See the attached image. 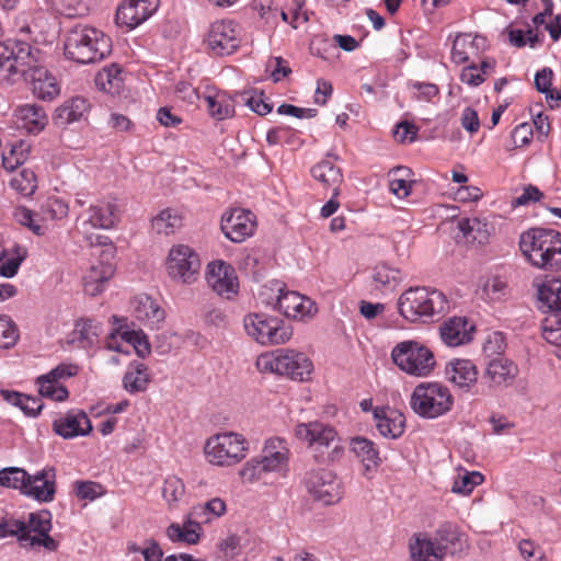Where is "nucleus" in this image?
<instances>
[{
	"label": "nucleus",
	"mask_w": 561,
	"mask_h": 561,
	"mask_svg": "<svg viewBox=\"0 0 561 561\" xmlns=\"http://www.w3.org/2000/svg\"><path fill=\"white\" fill-rule=\"evenodd\" d=\"M165 271L174 282L193 284L201 272L199 255L186 244H175L167 255Z\"/></svg>",
	"instance_id": "nucleus-8"
},
{
	"label": "nucleus",
	"mask_w": 561,
	"mask_h": 561,
	"mask_svg": "<svg viewBox=\"0 0 561 561\" xmlns=\"http://www.w3.org/2000/svg\"><path fill=\"white\" fill-rule=\"evenodd\" d=\"M519 249L535 267L561 271V233L553 229L533 228L520 234Z\"/></svg>",
	"instance_id": "nucleus-1"
},
{
	"label": "nucleus",
	"mask_w": 561,
	"mask_h": 561,
	"mask_svg": "<svg viewBox=\"0 0 561 561\" xmlns=\"http://www.w3.org/2000/svg\"><path fill=\"white\" fill-rule=\"evenodd\" d=\"M53 430L57 435L69 439L89 434L92 425L83 411H69L53 422Z\"/></svg>",
	"instance_id": "nucleus-24"
},
{
	"label": "nucleus",
	"mask_w": 561,
	"mask_h": 561,
	"mask_svg": "<svg viewBox=\"0 0 561 561\" xmlns=\"http://www.w3.org/2000/svg\"><path fill=\"white\" fill-rule=\"evenodd\" d=\"M255 366L261 373L277 374L280 370V351L267 352L257 356Z\"/></svg>",
	"instance_id": "nucleus-62"
},
{
	"label": "nucleus",
	"mask_w": 561,
	"mask_h": 561,
	"mask_svg": "<svg viewBox=\"0 0 561 561\" xmlns=\"http://www.w3.org/2000/svg\"><path fill=\"white\" fill-rule=\"evenodd\" d=\"M507 284L497 276L488 278L483 284L480 297L486 301H497L506 294Z\"/></svg>",
	"instance_id": "nucleus-56"
},
{
	"label": "nucleus",
	"mask_w": 561,
	"mask_h": 561,
	"mask_svg": "<svg viewBox=\"0 0 561 561\" xmlns=\"http://www.w3.org/2000/svg\"><path fill=\"white\" fill-rule=\"evenodd\" d=\"M478 368L470 359H454L447 367L449 380L457 387L469 389L478 380Z\"/></svg>",
	"instance_id": "nucleus-33"
},
{
	"label": "nucleus",
	"mask_w": 561,
	"mask_h": 561,
	"mask_svg": "<svg viewBox=\"0 0 561 561\" xmlns=\"http://www.w3.org/2000/svg\"><path fill=\"white\" fill-rule=\"evenodd\" d=\"M112 51V41L99 28L79 25L72 28L65 42L66 58L82 65L103 60Z\"/></svg>",
	"instance_id": "nucleus-2"
},
{
	"label": "nucleus",
	"mask_w": 561,
	"mask_h": 561,
	"mask_svg": "<svg viewBox=\"0 0 561 561\" xmlns=\"http://www.w3.org/2000/svg\"><path fill=\"white\" fill-rule=\"evenodd\" d=\"M96 87L110 94L119 93L123 87L122 70L116 65L106 66L101 69L95 77Z\"/></svg>",
	"instance_id": "nucleus-43"
},
{
	"label": "nucleus",
	"mask_w": 561,
	"mask_h": 561,
	"mask_svg": "<svg viewBox=\"0 0 561 561\" xmlns=\"http://www.w3.org/2000/svg\"><path fill=\"white\" fill-rule=\"evenodd\" d=\"M543 339L558 347H561V317L549 314L542 322Z\"/></svg>",
	"instance_id": "nucleus-58"
},
{
	"label": "nucleus",
	"mask_w": 561,
	"mask_h": 561,
	"mask_svg": "<svg viewBox=\"0 0 561 561\" xmlns=\"http://www.w3.org/2000/svg\"><path fill=\"white\" fill-rule=\"evenodd\" d=\"M90 110L88 99L75 96L65 101L57 107L54 121L58 125H68L81 121Z\"/></svg>",
	"instance_id": "nucleus-32"
},
{
	"label": "nucleus",
	"mask_w": 561,
	"mask_h": 561,
	"mask_svg": "<svg viewBox=\"0 0 561 561\" xmlns=\"http://www.w3.org/2000/svg\"><path fill=\"white\" fill-rule=\"evenodd\" d=\"M267 473L272 472L259 456L249 459L239 470L241 481L247 484H253L263 480Z\"/></svg>",
	"instance_id": "nucleus-49"
},
{
	"label": "nucleus",
	"mask_w": 561,
	"mask_h": 561,
	"mask_svg": "<svg viewBox=\"0 0 561 561\" xmlns=\"http://www.w3.org/2000/svg\"><path fill=\"white\" fill-rule=\"evenodd\" d=\"M226 511L225 501L220 497H214L204 504L193 506L187 514L198 523V526H202V524H209L224 516Z\"/></svg>",
	"instance_id": "nucleus-40"
},
{
	"label": "nucleus",
	"mask_w": 561,
	"mask_h": 561,
	"mask_svg": "<svg viewBox=\"0 0 561 561\" xmlns=\"http://www.w3.org/2000/svg\"><path fill=\"white\" fill-rule=\"evenodd\" d=\"M119 206L113 197H105L91 204L88 217L82 222V228L88 226L95 229H112L119 220Z\"/></svg>",
	"instance_id": "nucleus-19"
},
{
	"label": "nucleus",
	"mask_w": 561,
	"mask_h": 561,
	"mask_svg": "<svg viewBox=\"0 0 561 561\" xmlns=\"http://www.w3.org/2000/svg\"><path fill=\"white\" fill-rule=\"evenodd\" d=\"M73 490L77 497L89 501H94L106 493L104 486L95 481L78 480L73 483Z\"/></svg>",
	"instance_id": "nucleus-57"
},
{
	"label": "nucleus",
	"mask_w": 561,
	"mask_h": 561,
	"mask_svg": "<svg viewBox=\"0 0 561 561\" xmlns=\"http://www.w3.org/2000/svg\"><path fill=\"white\" fill-rule=\"evenodd\" d=\"M34 49L27 43H15L14 46H10L0 42V73L12 76L25 72V67L34 62Z\"/></svg>",
	"instance_id": "nucleus-16"
},
{
	"label": "nucleus",
	"mask_w": 561,
	"mask_h": 561,
	"mask_svg": "<svg viewBox=\"0 0 561 561\" xmlns=\"http://www.w3.org/2000/svg\"><path fill=\"white\" fill-rule=\"evenodd\" d=\"M259 457L272 473L284 474L288 470L290 450L284 438L270 437L264 442Z\"/></svg>",
	"instance_id": "nucleus-20"
},
{
	"label": "nucleus",
	"mask_w": 561,
	"mask_h": 561,
	"mask_svg": "<svg viewBox=\"0 0 561 561\" xmlns=\"http://www.w3.org/2000/svg\"><path fill=\"white\" fill-rule=\"evenodd\" d=\"M351 449L360 460L366 472L375 471L379 467L381 462L379 450L370 439L362 436L354 437L351 440Z\"/></svg>",
	"instance_id": "nucleus-37"
},
{
	"label": "nucleus",
	"mask_w": 561,
	"mask_h": 561,
	"mask_svg": "<svg viewBox=\"0 0 561 561\" xmlns=\"http://www.w3.org/2000/svg\"><path fill=\"white\" fill-rule=\"evenodd\" d=\"M101 324L93 319H80L76 322L72 341L81 348L88 350L98 344Z\"/></svg>",
	"instance_id": "nucleus-39"
},
{
	"label": "nucleus",
	"mask_w": 561,
	"mask_h": 561,
	"mask_svg": "<svg viewBox=\"0 0 561 561\" xmlns=\"http://www.w3.org/2000/svg\"><path fill=\"white\" fill-rule=\"evenodd\" d=\"M305 5V0H293V7L289 11H282V19L285 22H288L293 25L294 28H297L298 22H308L309 16L306 11H302Z\"/></svg>",
	"instance_id": "nucleus-64"
},
{
	"label": "nucleus",
	"mask_w": 561,
	"mask_h": 561,
	"mask_svg": "<svg viewBox=\"0 0 561 561\" xmlns=\"http://www.w3.org/2000/svg\"><path fill=\"white\" fill-rule=\"evenodd\" d=\"M30 473L20 467H7L0 470V485L18 490L21 494H23Z\"/></svg>",
	"instance_id": "nucleus-48"
},
{
	"label": "nucleus",
	"mask_w": 561,
	"mask_h": 561,
	"mask_svg": "<svg viewBox=\"0 0 561 561\" xmlns=\"http://www.w3.org/2000/svg\"><path fill=\"white\" fill-rule=\"evenodd\" d=\"M15 123L28 133H39L47 125L48 118L43 107L36 104H23L14 111Z\"/></svg>",
	"instance_id": "nucleus-29"
},
{
	"label": "nucleus",
	"mask_w": 561,
	"mask_h": 561,
	"mask_svg": "<svg viewBox=\"0 0 561 561\" xmlns=\"http://www.w3.org/2000/svg\"><path fill=\"white\" fill-rule=\"evenodd\" d=\"M207 283L219 296L230 299L239 289L234 268L226 262L218 261L208 265Z\"/></svg>",
	"instance_id": "nucleus-18"
},
{
	"label": "nucleus",
	"mask_w": 561,
	"mask_h": 561,
	"mask_svg": "<svg viewBox=\"0 0 561 561\" xmlns=\"http://www.w3.org/2000/svg\"><path fill=\"white\" fill-rule=\"evenodd\" d=\"M105 348L124 355H129L131 351L140 357L150 354V344L142 331L135 330H114L105 339Z\"/></svg>",
	"instance_id": "nucleus-15"
},
{
	"label": "nucleus",
	"mask_w": 561,
	"mask_h": 561,
	"mask_svg": "<svg viewBox=\"0 0 561 561\" xmlns=\"http://www.w3.org/2000/svg\"><path fill=\"white\" fill-rule=\"evenodd\" d=\"M391 358L400 370L415 377H427L436 366L434 353L414 340L398 343L391 351Z\"/></svg>",
	"instance_id": "nucleus-5"
},
{
	"label": "nucleus",
	"mask_w": 561,
	"mask_h": 561,
	"mask_svg": "<svg viewBox=\"0 0 561 561\" xmlns=\"http://www.w3.org/2000/svg\"><path fill=\"white\" fill-rule=\"evenodd\" d=\"M473 50L472 41L469 35H459L455 38L451 47V59L455 64L468 61L469 54Z\"/></svg>",
	"instance_id": "nucleus-61"
},
{
	"label": "nucleus",
	"mask_w": 561,
	"mask_h": 561,
	"mask_svg": "<svg viewBox=\"0 0 561 561\" xmlns=\"http://www.w3.org/2000/svg\"><path fill=\"white\" fill-rule=\"evenodd\" d=\"M151 382L149 368L140 362H131L123 376V388L130 394L145 392Z\"/></svg>",
	"instance_id": "nucleus-34"
},
{
	"label": "nucleus",
	"mask_w": 561,
	"mask_h": 561,
	"mask_svg": "<svg viewBox=\"0 0 561 561\" xmlns=\"http://www.w3.org/2000/svg\"><path fill=\"white\" fill-rule=\"evenodd\" d=\"M277 296L274 301L264 300L266 305H273L274 309L286 318L306 321L313 318L318 311L316 304L307 296L298 291L277 288Z\"/></svg>",
	"instance_id": "nucleus-11"
},
{
	"label": "nucleus",
	"mask_w": 561,
	"mask_h": 561,
	"mask_svg": "<svg viewBox=\"0 0 561 561\" xmlns=\"http://www.w3.org/2000/svg\"><path fill=\"white\" fill-rule=\"evenodd\" d=\"M410 552L413 561H442L445 557L444 548L425 535L414 537V541L410 543Z\"/></svg>",
	"instance_id": "nucleus-38"
},
{
	"label": "nucleus",
	"mask_w": 561,
	"mask_h": 561,
	"mask_svg": "<svg viewBox=\"0 0 561 561\" xmlns=\"http://www.w3.org/2000/svg\"><path fill=\"white\" fill-rule=\"evenodd\" d=\"M16 536L22 546L25 547L30 534L26 531V523L13 518H4L0 523V538Z\"/></svg>",
	"instance_id": "nucleus-54"
},
{
	"label": "nucleus",
	"mask_w": 561,
	"mask_h": 561,
	"mask_svg": "<svg viewBox=\"0 0 561 561\" xmlns=\"http://www.w3.org/2000/svg\"><path fill=\"white\" fill-rule=\"evenodd\" d=\"M165 535L169 540L174 543L196 545L201 540L203 528L186 514L183 524H170L165 530Z\"/></svg>",
	"instance_id": "nucleus-30"
},
{
	"label": "nucleus",
	"mask_w": 561,
	"mask_h": 561,
	"mask_svg": "<svg viewBox=\"0 0 561 561\" xmlns=\"http://www.w3.org/2000/svg\"><path fill=\"white\" fill-rule=\"evenodd\" d=\"M243 325L247 334L262 345L284 344L293 336L291 327L263 312L249 313L244 317Z\"/></svg>",
	"instance_id": "nucleus-7"
},
{
	"label": "nucleus",
	"mask_w": 561,
	"mask_h": 561,
	"mask_svg": "<svg viewBox=\"0 0 561 561\" xmlns=\"http://www.w3.org/2000/svg\"><path fill=\"white\" fill-rule=\"evenodd\" d=\"M491 236L489 224L480 218H461L458 221L456 240L467 245H482L488 243Z\"/></svg>",
	"instance_id": "nucleus-25"
},
{
	"label": "nucleus",
	"mask_w": 561,
	"mask_h": 561,
	"mask_svg": "<svg viewBox=\"0 0 561 561\" xmlns=\"http://www.w3.org/2000/svg\"><path fill=\"white\" fill-rule=\"evenodd\" d=\"M483 476L478 471H466L459 473L453 483L451 491L454 493L468 495L473 489L483 482Z\"/></svg>",
	"instance_id": "nucleus-53"
},
{
	"label": "nucleus",
	"mask_w": 561,
	"mask_h": 561,
	"mask_svg": "<svg viewBox=\"0 0 561 561\" xmlns=\"http://www.w3.org/2000/svg\"><path fill=\"white\" fill-rule=\"evenodd\" d=\"M45 220H57L67 216L68 206L59 198H48L42 206Z\"/></svg>",
	"instance_id": "nucleus-63"
},
{
	"label": "nucleus",
	"mask_w": 561,
	"mask_h": 561,
	"mask_svg": "<svg viewBox=\"0 0 561 561\" xmlns=\"http://www.w3.org/2000/svg\"><path fill=\"white\" fill-rule=\"evenodd\" d=\"M312 178L324 188L332 190L334 195H340V186L343 182L341 169L330 160H322L311 168Z\"/></svg>",
	"instance_id": "nucleus-36"
},
{
	"label": "nucleus",
	"mask_w": 561,
	"mask_h": 561,
	"mask_svg": "<svg viewBox=\"0 0 561 561\" xmlns=\"http://www.w3.org/2000/svg\"><path fill=\"white\" fill-rule=\"evenodd\" d=\"M454 403L449 389L439 382L417 385L410 399L412 410L420 416L436 419L447 413Z\"/></svg>",
	"instance_id": "nucleus-6"
},
{
	"label": "nucleus",
	"mask_w": 561,
	"mask_h": 561,
	"mask_svg": "<svg viewBox=\"0 0 561 561\" xmlns=\"http://www.w3.org/2000/svg\"><path fill=\"white\" fill-rule=\"evenodd\" d=\"M162 497L170 511L176 510L185 495V484L176 476H168L161 489Z\"/></svg>",
	"instance_id": "nucleus-46"
},
{
	"label": "nucleus",
	"mask_w": 561,
	"mask_h": 561,
	"mask_svg": "<svg viewBox=\"0 0 561 561\" xmlns=\"http://www.w3.org/2000/svg\"><path fill=\"white\" fill-rule=\"evenodd\" d=\"M30 148V145L25 141L13 145L10 151L2 156L4 169L14 171L18 167L22 165L28 157Z\"/></svg>",
	"instance_id": "nucleus-52"
},
{
	"label": "nucleus",
	"mask_w": 561,
	"mask_h": 561,
	"mask_svg": "<svg viewBox=\"0 0 561 561\" xmlns=\"http://www.w3.org/2000/svg\"><path fill=\"white\" fill-rule=\"evenodd\" d=\"M295 435L310 447H329L337 438L333 426L319 421L297 424Z\"/></svg>",
	"instance_id": "nucleus-22"
},
{
	"label": "nucleus",
	"mask_w": 561,
	"mask_h": 561,
	"mask_svg": "<svg viewBox=\"0 0 561 561\" xmlns=\"http://www.w3.org/2000/svg\"><path fill=\"white\" fill-rule=\"evenodd\" d=\"M36 385L38 386L39 394L53 401L62 402L69 397V391L62 383L54 381L44 375L37 377Z\"/></svg>",
	"instance_id": "nucleus-50"
},
{
	"label": "nucleus",
	"mask_w": 561,
	"mask_h": 561,
	"mask_svg": "<svg viewBox=\"0 0 561 561\" xmlns=\"http://www.w3.org/2000/svg\"><path fill=\"white\" fill-rule=\"evenodd\" d=\"M459 540L458 533L450 524L443 525L436 530L434 541L438 547L444 548V556L454 551L456 542Z\"/></svg>",
	"instance_id": "nucleus-60"
},
{
	"label": "nucleus",
	"mask_w": 561,
	"mask_h": 561,
	"mask_svg": "<svg viewBox=\"0 0 561 561\" xmlns=\"http://www.w3.org/2000/svg\"><path fill=\"white\" fill-rule=\"evenodd\" d=\"M130 306L135 318L139 322L151 328L164 320V310L158 305L156 300L146 294H140L134 297Z\"/></svg>",
	"instance_id": "nucleus-27"
},
{
	"label": "nucleus",
	"mask_w": 561,
	"mask_h": 561,
	"mask_svg": "<svg viewBox=\"0 0 561 561\" xmlns=\"http://www.w3.org/2000/svg\"><path fill=\"white\" fill-rule=\"evenodd\" d=\"M115 273L114 265L108 262H100L92 265L83 276V289L89 296L101 294Z\"/></svg>",
	"instance_id": "nucleus-28"
},
{
	"label": "nucleus",
	"mask_w": 561,
	"mask_h": 561,
	"mask_svg": "<svg viewBox=\"0 0 561 561\" xmlns=\"http://www.w3.org/2000/svg\"><path fill=\"white\" fill-rule=\"evenodd\" d=\"M203 101L209 115L217 121H224L234 115V100L225 92L209 90L207 94L203 95Z\"/></svg>",
	"instance_id": "nucleus-35"
},
{
	"label": "nucleus",
	"mask_w": 561,
	"mask_h": 561,
	"mask_svg": "<svg viewBox=\"0 0 561 561\" xmlns=\"http://www.w3.org/2000/svg\"><path fill=\"white\" fill-rule=\"evenodd\" d=\"M159 0H124L117 8L115 22L126 31L134 30L158 9Z\"/></svg>",
	"instance_id": "nucleus-14"
},
{
	"label": "nucleus",
	"mask_w": 561,
	"mask_h": 561,
	"mask_svg": "<svg viewBox=\"0 0 561 561\" xmlns=\"http://www.w3.org/2000/svg\"><path fill=\"white\" fill-rule=\"evenodd\" d=\"M182 216L173 208L161 210L151 220V227L158 234L170 236L182 227Z\"/></svg>",
	"instance_id": "nucleus-41"
},
{
	"label": "nucleus",
	"mask_w": 561,
	"mask_h": 561,
	"mask_svg": "<svg viewBox=\"0 0 561 561\" xmlns=\"http://www.w3.org/2000/svg\"><path fill=\"white\" fill-rule=\"evenodd\" d=\"M374 419L379 433L388 438H399L405 427V417L398 410L391 408H376Z\"/></svg>",
	"instance_id": "nucleus-26"
},
{
	"label": "nucleus",
	"mask_w": 561,
	"mask_h": 561,
	"mask_svg": "<svg viewBox=\"0 0 561 561\" xmlns=\"http://www.w3.org/2000/svg\"><path fill=\"white\" fill-rule=\"evenodd\" d=\"M1 397L8 403L18 407L24 414L28 416H36L43 409V403L41 399L30 397L16 391L2 389L0 391Z\"/></svg>",
	"instance_id": "nucleus-44"
},
{
	"label": "nucleus",
	"mask_w": 561,
	"mask_h": 561,
	"mask_svg": "<svg viewBox=\"0 0 561 561\" xmlns=\"http://www.w3.org/2000/svg\"><path fill=\"white\" fill-rule=\"evenodd\" d=\"M249 453L247 438L237 432H222L206 439V460L218 467H231L241 462Z\"/></svg>",
	"instance_id": "nucleus-4"
},
{
	"label": "nucleus",
	"mask_w": 561,
	"mask_h": 561,
	"mask_svg": "<svg viewBox=\"0 0 561 561\" xmlns=\"http://www.w3.org/2000/svg\"><path fill=\"white\" fill-rule=\"evenodd\" d=\"M474 325L465 317H451L439 325V335L444 344L457 347L473 339Z\"/></svg>",
	"instance_id": "nucleus-21"
},
{
	"label": "nucleus",
	"mask_w": 561,
	"mask_h": 561,
	"mask_svg": "<svg viewBox=\"0 0 561 561\" xmlns=\"http://www.w3.org/2000/svg\"><path fill=\"white\" fill-rule=\"evenodd\" d=\"M373 278L377 288L391 291L403 280V275L399 268L387 264H378L374 270Z\"/></svg>",
	"instance_id": "nucleus-45"
},
{
	"label": "nucleus",
	"mask_w": 561,
	"mask_h": 561,
	"mask_svg": "<svg viewBox=\"0 0 561 561\" xmlns=\"http://www.w3.org/2000/svg\"><path fill=\"white\" fill-rule=\"evenodd\" d=\"M256 226V216L251 210L239 207L226 210L220 220L222 233L234 243H241L252 237Z\"/></svg>",
	"instance_id": "nucleus-12"
},
{
	"label": "nucleus",
	"mask_w": 561,
	"mask_h": 561,
	"mask_svg": "<svg viewBox=\"0 0 561 561\" xmlns=\"http://www.w3.org/2000/svg\"><path fill=\"white\" fill-rule=\"evenodd\" d=\"M411 170L405 167H398L389 172V190L399 198L410 195L413 181L410 180Z\"/></svg>",
	"instance_id": "nucleus-47"
},
{
	"label": "nucleus",
	"mask_w": 561,
	"mask_h": 561,
	"mask_svg": "<svg viewBox=\"0 0 561 561\" xmlns=\"http://www.w3.org/2000/svg\"><path fill=\"white\" fill-rule=\"evenodd\" d=\"M516 374L517 367L507 358L501 356L490 360L486 367V376L497 386L513 380Z\"/></svg>",
	"instance_id": "nucleus-42"
},
{
	"label": "nucleus",
	"mask_w": 561,
	"mask_h": 561,
	"mask_svg": "<svg viewBox=\"0 0 561 561\" xmlns=\"http://www.w3.org/2000/svg\"><path fill=\"white\" fill-rule=\"evenodd\" d=\"M51 529L50 514L47 511H42L37 514L32 513L26 523V531L32 536H41L49 533Z\"/></svg>",
	"instance_id": "nucleus-59"
},
{
	"label": "nucleus",
	"mask_w": 561,
	"mask_h": 561,
	"mask_svg": "<svg viewBox=\"0 0 561 561\" xmlns=\"http://www.w3.org/2000/svg\"><path fill=\"white\" fill-rule=\"evenodd\" d=\"M313 364L304 353L294 350H280V370L278 375L293 380L306 381L310 379Z\"/></svg>",
	"instance_id": "nucleus-23"
},
{
	"label": "nucleus",
	"mask_w": 561,
	"mask_h": 561,
	"mask_svg": "<svg viewBox=\"0 0 561 561\" xmlns=\"http://www.w3.org/2000/svg\"><path fill=\"white\" fill-rule=\"evenodd\" d=\"M539 309L547 316L561 317V279L551 278L542 283L538 289Z\"/></svg>",
	"instance_id": "nucleus-31"
},
{
	"label": "nucleus",
	"mask_w": 561,
	"mask_h": 561,
	"mask_svg": "<svg viewBox=\"0 0 561 561\" xmlns=\"http://www.w3.org/2000/svg\"><path fill=\"white\" fill-rule=\"evenodd\" d=\"M56 469L46 466L35 473H30L23 495L39 503H50L56 494Z\"/></svg>",
	"instance_id": "nucleus-17"
},
{
	"label": "nucleus",
	"mask_w": 561,
	"mask_h": 561,
	"mask_svg": "<svg viewBox=\"0 0 561 561\" xmlns=\"http://www.w3.org/2000/svg\"><path fill=\"white\" fill-rule=\"evenodd\" d=\"M19 340V329L7 314H0V348H10Z\"/></svg>",
	"instance_id": "nucleus-55"
},
{
	"label": "nucleus",
	"mask_w": 561,
	"mask_h": 561,
	"mask_svg": "<svg viewBox=\"0 0 561 561\" xmlns=\"http://www.w3.org/2000/svg\"><path fill=\"white\" fill-rule=\"evenodd\" d=\"M449 309L447 297L437 289L411 287L398 299L399 313L410 322H427Z\"/></svg>",
	"instance_id": "nucleus-3"
},
{
	"label": "nucleus",
	"mask_w": 561,
	"mask_h": 561,
	"mask_svg": "<svg viewBox=\"0 0 561 561\" xmlns=\"http://www.w3.org/2000/svg\"><path fill=\"white\" fill-rule=\"evenodd\" d=\"M308 492L325 505L337 503L342 497L340 479L330 470L311 471L306 479Z\"/></svg>",
	"instance_id": "nucleus-13"
},
{
	"label": "nucleus",
	"mask_w": 561,
	"mask_h": 561,
	"mask_svg": "<svg viewBox=\"0 0 561 561\" xmlns=\"http://www.w3.org/2000/svg\"><path fill=\"white\" fill-rule=\"evenodd\" d=\"M10 185L20 194L30 196L35 192L37 187L36 175L34 171L30 169H22L11 179Z\"/></svg>",
	"instance_id": "nucleus-51"
},
{
	"label": "nucleus",
	"mask_w": 561,
	"mask_h": 561,
	"mask_svg": "<svg viewBox=\"0 0 561 561\" xmlns=\"http://www.w3.org/2000/svg\"><path fill=\"white\" fill-rule=\"evenodd\" d=\"M205 43L213 55H231L241 44V27L233 20L215 21L209 26Z\"/></svg>",
	"instance_id": "nucleus-10"
},
{
	"label": "nucleus",
	"mask_w": 561,
	"mask_h": 561,
	"mask_svg": "<svg viewBox=\"0 0 561 561\" xmlns=\"http://www.w3.org/2000/svg\"><path fill=\"white\" fill-rule=\"evenodd\" d=\"M34 62H30L21 76L31 85L33 94L43 101H51L60 93L55 76L44 66V56L38 48L33 51Z\"/></svg>",
	"instance_id": "nucleus-9"
}]
</instances>
